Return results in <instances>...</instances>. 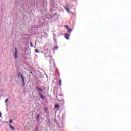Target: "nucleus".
<instances>
[{"mask_svg":"<svg viewBox=\"0 0 131 131\" xmlns=\"http://www.w3.org/2000/svg\"><path fill=\"white\" fill-rule=\"evenodd\" d=\"M14 50L15 51V54H14V57H15V59H17L18 58V56L17 55V48H14Z\"/></svg>","mask_w":131,"mask_h":131,"instance_id":"nucleus-3","label":"nucleus"},{"mask_svg":"<svg viewBox=\"0 0 131 131\" xmlns=\"http://www.w3.org/2000/svg\"><path fill=\"white\" fill-rule=\"evenodd\" d=\"M44 109H45V112H47V111L49 108H48V107H45Z\"/></svg>","mask_w":131,"mask_h":131,"instance_id":"nucleus-12","label":"nucleus"},{"mask_svg":"<svg viewBox=\"0 0 131 131\" xmlns=\"http://www.w3.org/2000/svg\"><path fill=\"white\" fill-rule=\"evenodd\" d=\"M35 53H39V52L38 51V50L37 49H35Z\"/></svg>","mask_w":131,"mask_h":131,"instance_id":"nucleus-13","label":"nucleus"},{"mask_svg":"<svg viewBox=\"0 0 131 131\" xmlns=\"http://www.w3.org/2000/svg\"><path fill=\"white\" fill-rule=\"evenodd\" d=\"M37 119H39V115H38L36 117Z\"/></svg>","mask_w":131,"mask_h":131,"instance_id":"nucleus-14","label":"nucleus"},{"mask_svg":"<svg viewBox=\"0 0 131 131\" xmlns=\"http://www.w3.org/2000/svg\"><path fill=\"white\" fill-rule=\"evenodd\" d=\"M17 76L18 77H20L21 79V82L23 84V86L24 88V86H25V79L24 78V77L23 76V75H22V74H21V73L19 72L17 73Z\"/></svg>","mask_w":131,"mask_h":131,"instance_id":"nucleus-1","label":"nucleus"},{"mask_svg":"<svg viewBox=\"0 0 131 131\" xmlns=\"http://www.w3.org/2000/svg\"><path fill=\"white\" fill-rule=\"evenodd\" d=\"M7 102H9V100L8 99H6L5 101V103H7Z\"/></svg>","mask_w":131,"mask_h":131,"instance_id":"nucleus-16","label":"nucleus"},{"mask_svg":"<svg viewBox=\"0 0 131 131\" xmlns=\"http://www.w3.org/2000/svg\"><path fill=\"white\" fill-rule=\"evenodd\" d=\"M0 117H2V113H0Z\"/></svg>","mask_w":131,"mask_h":131,"instance_id":"nucleus-18","label":"nucleus"},{"mask_svg":"<svg viewBox=\"0 0 131 131\" xmlns=\"http://www.w3.org/2000/svg\"><path fill=\"white\" fill-rule=\"evenodd\" d=\"M49 57L50 58V59H51V56H49Z\"/></svg>","mask_w":131,"mask_h":131,"instance_id":"nucleus-19","label":"nucleus"},{"mask_svg":"<svg viewBox=\"0 0 131 131\" xmlns=\"http://www.w3.org/2000/svg\"><path fill=\"white\" fill-rule=\"evenodd\" d=\"M64 8L65 9V10H66V11H67V12H69V9L66 7H64Z\"/></svg>","mask_w":131,"mask_h":131,"instance_id":"nucleus-9","label":"nucleus"},{"mask_svg":"<svg viewBox=\"0 0 131 131\" xmlns=\"http://www.w3.org/2000/svg\"><path fill=\"white\" fill-rule=\"evenodd\" d=\"M31 73H32V72H31Z\"/></svg>","mask_w":131,"mask_h":131,"instance_id":"nucleus-21","label":"nucleus"},{"mask_svg":"<svg viewBox=\"0 0 131 131\" xmlns=\"http://www.w3.org/2000/svg\"><path fill=\"white\" fill-rule=\"evenodd\" d=\"M51 1H54V0H51Z\"/></svg>","mask_w":131,"mask_h":131,"instance_id":"nucleus-22","label":"nucleus"},{"mask_svg":"<svg viewBox=\"0 0 131 131\" xmlns=\"http://www.w3.org/2000/svg\"><path fill=\"white\" fill-rule=\"evenodd\" d=\"M36 89V90H38L39 91V92H43V91L42 90V89H40L38 87H37Z\"/></svg>","mask_w":131,"mask_h":131,"instance_id":"nucleus-7","label":"nucleus"},{"mask_svg":"<svg viewBox=\"0 0 131 131\" xmlns=\"http://www.w3.org/2000/svg\"><path fill=\"white\" fill-rule=\"evenodd\" d=\"M59 104H55L54 108L57 109V108H58V107H59Z\"/></svg>","mask_w":131,"mask_h":131,"instance_id":"nucleus-8","label":"nucleus"},{"mask_svg":"<svg viewBox=\"0 0 131 131\" xmlns=\"http://www.w3.org/2000/svg\"><path fill=\"white\" fill-rule=\"evenodd\" d=\"M69 36H70V35L68 34V33H67L64 34V37L66 39H69Z\"/></svg>","mask_w":131,"mask_h":131,"instance_id":"nucleus-5","label":"nucleus"},{"mask_svg":"<svg viewBox=\"0 0 131 131\" xmlns=\"http://www.w3.org/2000/svg\"><path fill=\"white\" fill-rule=\"evenodd\" d=\"M57 110H59V108H57Z\"/></svg>","mask_w":131,"mask_h":131,"instance_id":"nucleus-20","label":"nucleus"},{"mask_svg":"<svg viewBox=\"0 0 131 131\" xmlns=\"http://www.w3.org/2000/svg\"><path fill=\"white\" fill-rule=\"evenodd\" d=\"M9 122L10 123H12V122H13V120H10Z\"/></svg>","mask_w":131,"mask_h":131,"instance_id":"nucleus-15","label":"nucleus"},{"mask_svg":"<svg viewBox=\"0 0 131 131\" xmlns=\"http://www.w3.org/2000/svg\"><path fill=\"white\" fill-rule=\"evenodd\" d=\"M30 46L31 48H33V43H32V42H30Z\"/></svg>","mask_w":131,"mask_h":131,"instance_id":"nucleus-10","label":"nucleus"},{"mask_svg":"<svg viewBox=\"0 0 131 131\" xmlns=\"http://www.w3.org/2000/svg\"><path fill=\"white\" fill-rule=\"evenodd\" d=\"M59 85L61 86V85H62V83H61V80H59Z\"/></svg>","mask_w":131,"mask_h":131,"instance_id":"nucleus-11","label":"nucleus"},{"mask_svg":"<svg viewBox=\"0 0 131 131\" xmlns=\"http://www.w3.org/2000/svg\"><path fill=\"white\" fill-rule=\"evenodd\" d=\"M64 27L66 28L67 30H68V32H69V33H70L71 31H72V29H70V28H69V26H68V25L64 26Z\"/></svg>","mask_w":131,"mask_h":131,"instance_id":"nucleus-2","label":"nucleus"},{"mask_svg":"<svg viewBox=\"0 0 131 131\" xmlns=\"http://www.w3.org/2000/svg\"><path fill=\"white\" fill-rule=\"evenodd\" d=\"M54 48H55L54 50H56V49H58V46L54 47Z\"/></svg>","mask_w":131,"mask_h":131,"instance_id":"nucleus-17","label":"nucleus"},{"mask_svg":"<svg viewBox=\"0 0 131 131\" xmlns=\"http://www.w3.org/2000/svg\"><path fill=\"white\" fill-rule=\"evenodd\" d=\"M38 94H39L40 98L41 99H42V100H44V99L46 98V97H45V96H43L42 95H41V93H40V92H38Z\"/></svg>","mask_w":131,"mask_h":131,"instance_id":"nucleus-4","label":"nucleus"},{"mask_svg":"<svg viewBox=\"0 0 131 131\" xmlns=\"http://www.w3.org/2000/svg\"><path fill=\"white\" fill-rule=\"evenodd\" d=\"M9 127H10V128H11V129H12V130H14V129H15V127L13 126L11 124L9 125Z\"/></svg>","mask_w":131,"mask_h":131,"instance_id":"nucleus-6","label":"nucleus"}]
</instances>
